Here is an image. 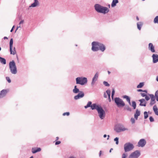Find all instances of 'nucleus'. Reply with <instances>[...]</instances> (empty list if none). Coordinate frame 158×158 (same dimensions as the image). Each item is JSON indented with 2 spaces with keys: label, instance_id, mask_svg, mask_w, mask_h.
I'll return each instance as SVG.
<instances>
[{
  "label": "nucleus",
  "instance_id": "41",
  "mask_svg": "<svg viewBox=\"0 0 158 158\" xmlns=\"http://www.w3.org/2000/svg\"><path fill=\"white\" fill-rule=\"evenodd\" d=\"M92 102L89 101L88 102V103H87V105H88V106L89 107H91L92 105Z\"/></svg>",
  "mask_w": 158,
  "mask_h": 158
},
{
  "label": "nucleus",
  "instance_id": "63",
  "mask_svg": "<svg viewBox=\"0 0 158 158\" xmlns=\"http://www.w3.org/2000/svg\"><path fill=\"white\" fill-rule=\"evenodd\" d=\"M113 150V149L112 148H111V149H110V151H109L110 152H111V151H112V150Z\"/></svg>",
  "mask_w": 158,
  "mask_h": 158
},
{
  "label": "nucleus",
  "instance_id": "9",
  "mask_svg": "<svg viewBox=\"0 0 158 158\" xmlns=\"http://www.w3.org/2000/svg\"><path fill=\"white\" fill-rule=\"evenodd\" d=\"M13 40H10V51L11 54L15 55L16 53V51L15 50V48L14 47V50L12 51V45L13 44Z\"/></svg>",
  "mask_w": 158,
  "mask_h": 158
},
{
  "label": "nucleus",
  "instance_id": "18",
  "mask_svg": "<svg viewBox=\"0 0 158 158\" xmlns=\"http://www.w3.org/2000/svg\"><path fill=\"white\" fill-rule=\"evenodd\" d=\"M140 114V111L138 109L136 110V112L134 114V118L136 119L137 120L138 116H139Z\"/></svg>",
  "mask_w": 158,
  "mask_h": 158
},
{
  "label": "nucleus",
  "instance_id": "37",
  "mask_svg": "<svg viewBox=\"0 0 158 158\" xmlns=\"http://www.w3.org/2000/svg\"><path fill=\"white\" fill-rule=\"evenodd\" d=\"M118 138L117 137L114 138V140L116 142V144L117 145H118Z\"/></svg>",
  "mask_w": 158,
  "mask_h": 158
},
{
  "label": "nucleus",
  "instance_id": "13",
  "mask_svg": "<svg viewBox=\"0 0 158 158\" xmlns=\"http://www.w3.org/2000/svg\"><path fill=\"white\" fill-rule=\"evenodd\" d=\"M153 62L155 63L158 62V55L153 54L152 55Z\"/></svg>",
  "mask_w": 158,
  "mask_h": 158
},
{
  "label": "nucleus",
  "instance_id": "54",
  "mask_svg": "<svg viewBox=\"0 0 158 158\" xmlns=\"http://www.w3.org/2000/svg\"><path fill=\"white\" fill-rule=\"evenodd\" d=\"M138 92H143V90L141 89H139L137 90Z\"/></svg>",
  "mask_w": 158,
  "mask_h": 158
},
{
  "label": "nucleus",
  "instance_id": "64",
  "mask_svg": "<svg viewBox=\"0 0 158 158\" xmlns=\"http://www.w3.org/2000/svg\"><path fill=\"white\" fill-rule=\"evenodd\" d=\"M156 80L158 81V76L156 77Z\"/></svg>",
  "mask_w": 158,
  "mask_h": 158
},
{
  "label": "nucleus",
  "instance_id": "21",
  "mask_svg": "<svg viewBox=\"0 0 158 158\" xmlns=\"http://www.w3.org/2000/svg\"><path fill=\"white\" fill-rule=\"evenodd\" d=\"M123 98L126 99L127 101L128 102L129 104L130 105H131L130 98L129 96L127 95H124L123 96Z\"/></svg>",
  "mask_w": 158,
  "mask_h": 158
},
{
  "label": "nucleus",
  "instance_id": "52",
  "mask_svg": "<svg viewBox=\"0 0 158 158\" xmlns=\"http://www.w3.org/2000/svg\"><path fill=\"white\" fill-rule=\"evenodd\" d=\"M104 98H107V96L106 94L105 93H104Z\"/></svg>",
  "mask_w": 158,
  "mask_h": 158
},
{
  "label": "nucleus",
  "instance_id": "7",
  "mask_svg": "<svg viewBox=\"0 0 158 158\" xmlns=\"http://www.w3.org/2000/svg\"><path fill=\"white\" fill-rule=\"evenodd\" d=\"M140 155V153L139 150H136L132 152L129 156V158H138Z\"/></svg>",
  "mask_w": 158,
  "mask_h": 158
},
{
  "label": "nucleus",
  "instance_id": "11",
  "mask_svg": "<svg viewBox=\"0 0 158 158\" xmlns=\"http://www.w3.org/2000/svg\"><path fill=\"white\" fill-rule=\"evenodd\" d=\"M84 96V93L82 91H80V93L74 97V99L76 100L83 98Z\"/></svg>",
  "mask_w": 158,
  "mask_h": 158
},
{
  "label": "nucleus",
  "instance_id": "27",
  "mask_svg": "<svg viewBox=\"0 0 158 158\" xmlns=\"http://www.w3.org/2000/svg\"><path fill=\"white\" fill-rule=\"evenodd\" d=\"M124 109L130 112L131 111V109L127 105H125Z\"/></svg>",
  "mask_w": 158,
  "mask_h": 158
},
{
  "label": "nucleus",
  "instance_id": "53",
  "mask_svg": "<svg viewBox=\"0 0 158 158\" xmlns=\"http://www.w3.org/2000/svg\"><path fill=\"white\" fill-rule=\"evenodd\" d=\"M108 97V98L109 99L110 101H111V99L110 98V94H109L107 95Z\"/></svg>",
  "mask_w": 158,
  "mask_h": 158
},
{
  "label": "nucleus",
  "instance_id": "38",
  "mask_svg": "<svg viewBox=\"0 0 158 158\" xmlns=\"http://www.w3.org/2000/svg\"><path fill=\"white\" fill-rule=\"evenodd\" d=\"M103 84L105 86H109L110 85V84L106 81H103Z\"/></svg>",
  "mask_w": 158,
  "mask_h": 158
},
{
  "label": "nucleus",
  "instance_id": "22",
  "mask_svg": "<svg viewBox=\"0 0 158 158\" xmlns=\"http://www.w3.org/2000/svg\"><path fill=\"white\" fill-rule=\"evenodd\" d=\"M73 92L75 94H77L78 93H80V91L77 88V86L75 85L74 86V89L73 90Z\"/></svg>",
  "mask_w": 158,
  "mask_h": 158
},
{
  "label": "nucleus",
  "instance_id": "35",
  "mask_svg": "<svg viewBox=\"0 0 158 158\" xmlns=\"http://www.w3.org/2000/svg\"><path fill=\"white\" fill-rule=\"evenodd\" d=\"M144 118L145 119H146L148 116V114L147 112L146 111L144 112Z\"/></svg>",
  "mask_w": 158,
  "mask_h": 158
},
{
  "label": "nucleus",
  "instance_id": "17",
  "mask_svg": "<svg viewBox=\"0 0 158 158\" xmlns=\"http://www.w3.org/2000/svg\"><path fill=\"white\" fill-rule=\"evenodd\" d=\"M98 48L99 50H100L102 52H104L106 49V47L103 44L100 43Z\"/></svg>",
  "mask_w": 158,
  "mask_h": 158
},
{
  "label": "nucleus",
  "instance_id": "33",
  "mask_svg": "<svg viewBox=\"0 0 158 158\" xmlns=\"http://www.w3.org/2000/svg\"><path fill=\"white\" fill-rule=\"evenodd\" d=\"M153 22L155 23L158 24V16H156L154 18Z\"/></svg>",
  "mask_w": 158,
  "mask_h": 158
},
{
  "label": "nucleus",
  "instance_id": "61",
  "mask_svg": "<svg viewBox=\"0 0 158 158\" xmlns=\"http://www.w3.org/2000/svg\"><path fill=\"white\" fill-rule=\"evenodd\" d=\"M136 19L137 20H138V21L139 20V18L137 16H136Z\"/></svg>",
  "mask_w": 158,
  "mask_h": 158
},
{
  "label": "nucleus",
  "instance_id": "49",
  "mask_svg": "<svg viewBox=\"0 0 158 158\" xmlns=\"http://www.w3.org/2000/svg\"><path fill=\"white\" fill-rule=\"evenodd\" d=\"M61 143V142L60 141H57L55 143V145H57L60 144Z\"/></svg>",
  "mask_w": 158,
  "mask_h": 158
},
{
  "label": "nucleus",
  "instance_id": "34",
  "mask_svg": "<svg viewBox=\"0 0 158 158\" xmlns=\"http://www.w3.org/2000/svg\"><path fill=\"white\" fill-rule=\"evenodd\" d=\"M120 128L121 131H125L127 130H128L127 129L125 128L123 126H120Z\"/></svg>",
  "mask_w": 158,
  "mask_h": 158
},
{
  "label": "nucleus",
  "instance_id": "23",
  "mask_svg": "<svg viewBox=\"0 0 158 158\" xmlns=\"http://www.w3.org/2000/svg\"><path fill=\"white\" fill-rule=\"evenodd\" d=\"M153 109L155 114L158 115V109H157L156 106V105H154L153 107Z\"/></svg>",
  "mask_w": 158,
  "mask_h": 158
},
{
  "label": "nucleus",
  "instance_id": "28",
  "mask_svg": "<svg viewBox=\"0 0 158 158\" xmlns=\"http://www.w3.org/2000/svg\"><path fill=\"white\" fill-rule=\"evenodd\" d=\"M0 62L3 64H5L6 63V59L3 58H1L0 60Z\"/></svg>",
  "mask_w": 158,
  "mask_h": 158
},
{
  "label": "nucleus",
  "instance_id": "55",
  "mask_svg": "<svg viewBox=\"0 0 158 158\" xmlns=\"http://www.w3.org/2000/svg\"><path fill=\"white\" fill-rule=\"evenodd\" d=\"M14 27H15V26H14L13 27H12V28L11 29V30H10V32H12L13 31V29H14Z\"/></svg>",
  "mask_w": 158,
  "mask_h": 158
},
{
  "label": "nucleus",
  "instance_id": "60",
  "mask_svg": "<svg viewBox=\"0 0 158 158\" xmlns=\"http://www.w3.org/2000/svg\"><path fill=\"white\" fill-rule=\"evenodd\" d=\"M107 136V135L106 134H105L103 135L104 138H106Z\"/></svg>",
  "mask_w": 158,
  "mask_h": 158
},
{
  "label": "nucleus",
  "instance_id": "14",
  "mask_svg": "<svg viewBox=\"0 0 158 158\" xmlns=\"http://www.w3.org/2000/svg\"><path fill=\"white\" fill-rule=\"evenodd\" d=\"M148 49L150 50L152 52H155V50L154 49V47L153 46V44L152 43H150L148 44Z\"/></svg>",
  "mask_w": 158,
  "mask_h": 158
},
{
  "label": "nucleus",
  "instance_id": "42",
  "mask_svg": "<svg viewBox=\"0 0 158 158\" xmlns=\"http://www.w3.org/2000/svg\"><path fill=\"white\" fill-rule=\"evenodd\" d=\"M149 120L151 122H153L154 121V119L153 118L152 116H150L149 117Z\"/></svg>",
  "mask_w": 158,
  "mask_h": 158
},
{
  "label": "nucleus",
  "instance_id": "1",
  "mask_svg": "<svg viewBox=\"0 0 158 158\" xmlns=\"http://www.w3.org/2000/svg\"><path fill=\"white\" fill-rule=\"evenodd\" d=\"M94 7L96 11L99 13L105 14L108 13L109 11L107 7H103L98 4H95Z\"/></svg>",
  "mask_w": 158,
  "mask_h": 158
},
{
  "label": "nucleus",
  "instance_id": "57",
  "mask_svg": "<svg viewBox=\"0 0 158 158\" xmlns=\"http://www.w3.org/2000/svg\"><path fill=\"white\" fill-rule=\"evenodd\" d=\"M84 107H85V108L86 109V108H87L89 107H88V105H87L86 106H84Z\"/></svg>",
  "mask_w": 158,
  "mask_h": 158
},
{
  "label": "nucleus",
  "instance_id": "6",
  "mask_svg": "<svg viewBox=\"0 0 158 158\" xmlns=\"http://www.w3.org/2000/svg\"><path fill=\"white\" fill-rule=\"evenodd\" d=\"M98 115L101 119H103L105 118L106 114L105 111L101 106L97 110Z\"/></svg>",
  "mask_w": 158,
  "mask_h": 158
},
{
  "label": "nucleus",
  "instance_id": "40",
  "mask_svg": "<svg viewBox=\"0 0 158 158\" xmlns=\"http://www.w3.org/2000/svg\"><path fill=\"white\" fill-rule=\"evenodd\" d=\"M156 102L155 101H151L150 105L151 106H152L153 104H154Z\"/></svg>",
  "mask_w": 158,
  "mask_h": 158
},
{
  "label": "nucleus",
  "instance_id": "10",
  "mask_svg": "<svg viewBox=\"0 0 158 158\" xmlns=\"http://www.w3.org/2000/svg\"><path fill=\"white\" fill-rule=\"evenodd\" d=\"M146 143V141L144 139H141L138 143V146L139 147H143Z\"/></svg>",
  "mask_w": 158,
  "mask_h": 158
},
{
  "label": "nucleus",
  "instance_id": "5",
  "mask_svg": "<svg viewBox=\"0 0 158 158\" xmlns=\"http://www.w3.org/2000/svg\"><path fill=\"white\" fill-rule=\"evenodd\" d=\"M114 101L118 107H123L125 105V103L123 100L119 98H115L114 99Z\"/></svg>",
  "mask_w": 158,
  "mask_h": 158
},
{
  "label": "nucleus",
  "instance_id": "43",
  "mask_svg": "<svg viewBox=\"0 0 158 158\" xmlns=\"http://www.w3.org/2000/svg\"><path fill=\"white\" fill-rule=\"evenodd\" d=\"M131 121L132 124L134 123L135 122V120L133 118H131Z\"/></svg>",
  "mask_w": 158,
  "mask_h": 158
},
{
  "label": "nucleus",
  "instance_id": "58",
  "mask_svg": "<svg viewBox=\"0 0 158 158\" xmlns=\"http://www.w3.org/2000/svg\"><path fill=\"white\" fill-rule=\"evenodd\" d=\"M143 92H145L146 93H147V91L146 90H143Z\"/></svg>",
  "mask_w": 158,
  "mask_h": 158
},
{
  "label": "nucleus",
  "instance_id": "4",
  "mask_svg": "<svg viewBox=\"0 0 158 158\" xmlns=\"http://www.w3.org/2000/svg\"><path fill=\"white\" fill-rule=\"evenodd\" d=\"M124 148L125 152H127L132 150L134 148V146L132 143L128 142L124 144Z\"/></svg>",
  "mask_w": 158,
  "mask_h": 158
},
{
  "label": "nucleus",
  "instance_id": "29",
  "mask_svg": "<svg viewBox=\"0 0 158 158\" xmlns=\"http://www.w3.org/2000/svg\"><path fill=\"white\" fill-rule=\"evenodd\" d=\"M114 130L117 132H121V130L120 127H116L114 129Z\"/></svg>",
  "mask_w": 158,
  "mask_h": 158
},
{
  "label": "nucleus",
  "instance_id": "36",
  "mask_svg": "<svg viewBox=\"0 0 158 158\" xmlns=\"http://www.w3.org/2000/svg\"><path fill=\"white\" fill-rule=\"evenodd\" d=\"M155 97L156 98V100L158 101V90L156 91L155 92Z\"/></svg>",
  "mask_w": 158,
  "mask_h": 158
},
{
  "label": "nucleus",
  "instance_id": "20",
  "mask_svg": "<svg viewBox=\"0 0 158 158\" xmlns=\"http://www.w3.org/2000/svg\"><path fill=\"white\" fill-rule=\"evenodd\" d=\"M34 2L32 4L30 7H35L39 5V2L38 0H34Z\"/></svg>",
  "mask_w": 158,
  "mask_h": 158
},
{
  "label": "nucleus",
  "instance_id": "16",
  "mask_svg": "<svg viewBox=\"0 0 158 158\" xmlns=\"http://www.w3.org/2000/svg\"><path fill=\"white\" fill-rule=\"evenodd\" d=\"M100 107H101V106H99V105H97L96 103H94L92 105L91 108V109L92 110L96 109L97 110H98Z\"/></svg>",
  "mask_w": 158,
  "mask_h": 158
},
{
  "label": "nucleus",
  "instance_id": "59",
  "mask_svg": "<svg viewBox=\"0 0 158 158\" xmlns=\"http://www.w3.org/2000/svg\"><path fill=\"white\" fill-rule=\"evenodd\" d=\"M69 158H75V157L74 156H70V157H69Z\"/></svg>",
  "mask_w": 158,
  "mask_h": 158
},
{
  "label": "nucleus",
  "instance_id": "2",
  "mask_svg": "<svg viewBox=\"0 0 158 158\" xmlns=\"http://www.w3.org/2000/svg\"><path fill=\"white\" fill-rule=\"evenodd\" d=\"M9 66L11 73L14 74H16L17 73L16 66L14 60L10 62Z\"/></svg>",
  "mask_w": 158,
  "mask_h": 158
},
{
  "label": "nucleus",
  "instance_id": "45",
  "mask_svg": "<svg viewBox=\"0 0 158 158\" xmlns=\"http://www.w3.org/2000/svg\"><path fill=\"white\" fill-rule=\"evenodd\" d=\"M69 114H70V113L69 112H65V113H64L63 114V115L64 116H65L66 115L67 116H69Z\"/></svg>",
  "mask_w": 158,
  "mask_h": 158
},
{
  "label": "nucleus",
  "instance_id": "25",
  "mask_svg": "<svg viewBox=\"0 0 158 158\" xmlns=\"http://www.w3.org/2000/svg\"><path fill=\"white\" fill-rule=\"evenodd\" d=\"M118 2V0H113L111 3V6L112 7H114L116 5V4Z\"/></svg>",
  "mask_w": 158,
  "mask_h": 158
},
{
  "label": "nucleus",
  "instance_id": "8",
  "mask_svg": "<svg viewBox=\"0 0 158 158\" xmlns=\"http://www.w3.org/2000/svg\"><path fill=\"white\" fill-rule=\"evenodd\" d=\"M100 44V43L97 42H93L92 43V50L93 51H97L99 50V49L98 48L99 47Z\"/></svg>",
  "mask_w": 158,
  "mask_h": 158
},
{
  "label": "nucleus",
  "instance_id": "62",
  "mask_svg": "<svg viewBox=\"0 0 158 158\" xmlns=\"http://www.w3.org/2000/svg\"><path fill=\"white\" fill-rule=\"evenodd\" d=\"M107 137H108L107 138V139L108 140L109 139V137H110V135H107Z\"/></svg>",
  "mask_w": 158,
  "mask_h": 158
},
{
  "label": "nucleus",
  "instance_id": "30",
  "mask_svg": "<svg viewBox=\"0 0 158 158\" xmlns=\"http://www.w3.org/2000/svg\"><path fill=\"white\" fill-rule=\"evenodd\" d=\"M144 85V83L143 82H141L137 86V88H142Z\"/></svg>",
  "mask_w": 158,
  "mask_h": 158
},
{
  "label": "nucleus",
  "instance_id": "12",
  "mask_svg": "<svg viewBox=\"0 0 158 158\" xmlns=\"http://www.w3.org/2000/svg\"><path fill=\"white\" fill-rule=\"evenodd\" d=\"M98 72L96 73L94 77L93 78L92 81L91 83V85L93 86L96 82V81L98 80Z\"/></svg>",
  "mask_w": 158,
  "mask_h": 158
},
{
  "label": "nucleus",
  "instance_id": "39",
  "mask_svg": "<svg viewBox=\"0 0 158 158\" xmlns=\"http://www.w3.org/2000/svg\"><path fill=\"white\" fill-rule=\"evenodd\" d=\"M114 93H115V90L114 89H113L112 92V94H111V98L112 99H113L114 96Z\"/></svg>",
  "mask_w": 158,
  "mask_h": 158
},
{
  "label": "nucleus",
  "instance_id": "44",
  "mask_svg": "<svg viewBox=\"0 0 158 158\" xmlns=\"http://www.w3.org/2000/svg\"><path fill=\"white\" fill-rule=\"evenodd\" d=\"M6 80H7V81H8V82L9 83H10L11 82V81L10 80V78H9V77H6Z\"/></svg>",
  "mask_w": 158,
  "mask_h": 158
},
{
  "label": "nucleus",
  "instance_id": "50",
  "mask_svg": "<svg viewBox=\"0 0 158 158\" xmlns=\"http://www.w3.org/2000/svg\"><path fill=\"white\" fill-rule=\"evenodd\" d=\"M145 99L147 101H148L150 99V98L149 97L146 95L145 97Z\"/></svg>",
  "mask_w": 158,
  "mask_h": 158
},
{
  "label": "nucleus",
  "instance_id": "51",
  "mask_svg": "<svg viewBox=\"0 0 158 158\" xmlns=\"http://www.w3.org/2000/svg\"><path fill=\"white\" fill-rule=\"evenodd\" d=\"M23 23H24V20H22L20 21V22L19 23V25H20L21 24H23Z\"/></svg>",
  "mask_w": 158,
  "mask_h": 158
},
{
  "label": "nucleus",
  "instance_id": "26",
  "mask_svg": "<svg viewBox=\"0 0 158 158\" xmlns=\"http://www.w3.org/2000/svg\"><path fill=\"white\" fill-rule=\"evenodd\" d=\"M143 23L142 22H140L137 23V26L138 29L140 30H141V27L142 26Z\"/></svg>",
  "mask_w": 158,
  "mask_h": 158
},
{
  "label": "nucleus",
  "instance_id": "3",
  "mask_svg": "<svg viewBox=\"0 0 158 158\" xmlns=\"http://www.w3.org/2000/svg\"><path fill=\"white\" fill-rule=\"evenodd\" d=\"M76 84L81 85H84L87 82V78L85 77H79L76 78Z\"/></svg>",
  "mask_w": 158,
  "mask_h": 158
},
{
  "label": "nucleus",
  "instance_id": "48",
  "mask_svg": "<svg viewBox=\"0 0 158 158\" xmlns=\"http://www.w3.org/2000/svg\"><path fill=\"white\" fill-rule=\"evenodd\" d=\"M106 93L107 95L109 94H110V91L109 89H108L106 91Z\"/></svg>",
  "mask_w": 158,
  "mask_h": 158
},
{
  "label": "nucleus",
  "instance_id": "47",
  "mask_svg": "<svg viewBox=\"0 0 158 158\" xmlns=\"http://www.w3.org/2000/svg\"><path fill=\"white\" fill-rule=\"evenodd\" d=\"M126 156L127 155H126V154L125 153H124L122 155V158H126Z\"/></svg>",
  "mask_w": 158,
  "mask_h": 158
},
{
  "label": "nucleus",
  "instance_id": "46",
  "mask_svg": "<svg viewBox=\"0 0 158 158\" xmlns=\"http://www.w3.org/2000/svg\"><path fill=\"white\" fill-rule=\"evenodd\" d=\"M141 95L143 97H145L146 96V94L144 93H141Z\"/></svg>",
  "mask_w": 158,
  "mask_h": 158
},
{
  "label": "nucleus",
  "instance_id": "31",
  "mask_svg": "<svg viewBox=\"0 0 158 158\" xmlns=\"http://www.w3.org/2000/svg\"><path fill=\"white\" fill-rule=\"evenodd\" d=\"M149 95L150 96L151 98V101H155V98L154 95L152 94H149Z\"/></svg>",
  "mask_w": 158,
  "mask_h": 158
},
{
  "label": "nucleus",
  "instance_id": "56",
  "mask_svg": "<svg viewBox=\"0 0 158 158\" xmlns=\"http://www.w3.org/2000/svg\"><path fill=\"white\" fill-rule=\"evenodd\" d=\"M102 153V151H100L99 153V156L100 157L101 156V154Z\"/></svg>",
  "mask_w": 158,
  "mask_h": 158
},
{
  "label": "nucleus",
  "instance_id": "19",
  "mask_svg": "<svg viewBox=\"0 0 158 158\" xmlns=\"http://www.w3.org/2000/svg\"><path fill=\"white\" fill-rule=\"evenodd\" d=\"M41 149L40 148H38L36 149L35 148H32V152L33 153H35L37 152L41 151Z\"/></svg>",
  "mask_w": 158,
  "mask_h": 158
},
{
  "label": "nucleus",
  "instance_id": "24",
  "mask_svg": "<svg viewBox=\"0 0 158 158\" xmlns=\"http://www.w3.org/2000/svg\"><path fill=\"white\" fill-rule=\"evenodd\" d=\"M7 92L6 90L5 89H3L1 91L0 94H1V96L2 98L3 97L6 95V94Z\"/></svg>",
  "mask_w": 158,
  "mask_h": 158
},
{
  "label": "nucleus",
  "instance_id": "32",
  "mask_svg": "<svg viewBox=\"0 0 158 158\" xmlns=\"http://www.w3.org/2000/svg\"><path fill=\"white\" fill-rule=\"evenodd\" d=\"M132 106L133 107V108L134 109H135L136 107V103L134 101H133L132 102Z\"/></svg>",
  "mask_w": 158,
  "mask_h": 158
},
{
  "label": "nucleus",
  "instance_id": "15",
  "mask_svg": "<svg viewBox=\"0 0 158 158\" xmlns=\"http://www.w3.org/2000/svg\"><path fill=\"white\" fill-rule=\"evenodd\" d=\"M140 102V103L139 104V105L141 106H146V102L144 99H142L139 100Z\"/></svg>",
  "mask_w": 158,
  "mask_h": 158
}]
</instances>
